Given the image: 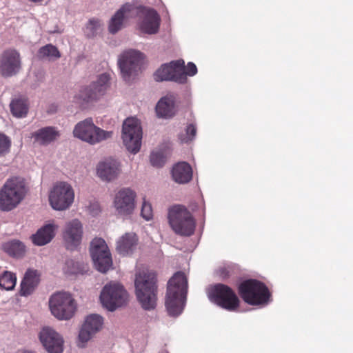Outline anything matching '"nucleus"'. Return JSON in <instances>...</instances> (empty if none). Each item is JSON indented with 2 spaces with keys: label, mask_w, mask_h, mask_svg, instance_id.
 Instances as JSON below:
<instances>
[{
  "label": "nucleus",
  "mask_w": 353,
  "mask_h": 353,
  "mask_svg": "<svg viewBox=\"0 0 353 353\" xmlns=\"http://www.w3.org/2000/svg\"><path fill=\"white\" fill-rule=\"evenodd\" d=\"M100 300L104 307L113 312L127 303L128 294L121 284L112 281L103 288Z\"/></svg>",
  "instance_id": "6"
},
{
  "label": "nucleus",
  "mask_w": 353,
  "mask_h": 353,
  "mask_svg": "<svg viewBox=\"0 0 353 353\" xmlns=\"http://www.w3.org/2000/svg\"><path fill=\"white\" fill-rule=\"evenodd\" d=\"M166 158L164 151H153L150 154V162L153 166L161 168L165 164Z\"/></svg>",
  "instance_id": "38"
},
{
  "label": "nucleus",
  "mask_w": 353,
  "mask_h": 353,
  "mask_svg": "<svg viewBox=\"0 0 353 353\" xmlns=\"http://www.w3.org/2000/svg\"><path fill=\"white\" fill-rule=\"evenodd\" d=\"M197 72V68L196 65L192 62H189L186 66L184 65V74L187 76H194Z\"/></svg>",
  "instance_id": "41"
},
{
  "label": "nucleus",
  "mask_w": 353,
  "mask_h": 353,
  "mask_svg": "<svg viewBox=\"0 0 353 353\" xmlns=\"http://www.w3.org/2000/svg\"><path fill=\"white\" fill-rule=\"evenodd\" d=\"M141 214L147 221L152 219L153 216L152 205L145 200L143 202Z\"/></svg>",
  "instance_id": "39"
},
{
  "label": "nucleus",
  "mask_w": 353,
  "mask_h": 353,
  "mask_svg": "<svg viewBox=\"0 0 353 353\" xmlns=\"http://www.w3.org/2000/svg\"><path fill=\"white\" fill-rule=\"evenodd\" d=\"M157 81H172L179 83H185L187 78L184 74V61L182 59L163 64L154 74Z\"/></svg>",
  "instance_id": "14"
},
{
  "label": "nucleus",
  "mask_w": 353,
  "mask_h": 353,
  "mask_svg": "<svg viewBox=\"0 0 353 353\" xmlns=\"http://www.w3.org/2000/svg\"><path fill=\"white\" fill-rule=\"evenodd\" d=\"M143 7L142 6H137L134 3H126L120 8L119 11L122 14L123 19L125 20L137 17H139Z\"/></svg>",
  "instance_id": "30"
},
{
  "label": "nucleus",
  "mask_w": 353,
  "mask_h": 353,
  "mask_svg": "<svg viewBox=\"0 0 353 353\" xmlns=\"http://www.w3.org/2000/svg\"><path fill=\"white\" fill-rule=\"evenodd\" d=\"M142 128L139 121L133 117L127 118L122 128V139L126 149L131 153H137L141 145Z\"/></svg>",
  "instance_id": "10"
},
{
  "label": "nucleus",
  "mask_w": 353,
  "mask_h": 353,
  "mask_svg": "<svg viewBox=\"0 0 353 353\" xmlns=\"http://www.w3.org/2000/svg\"><path fill=\"white\" fill-rule=\"evenodd\" d=\"M196 134V126L194 123H190L185 128V132L179 135L181 143H189L194 139Z\"/></svg>",
  "instance_id": "36"
},
{
  "label": "nucleus",
  "mask_w": 353,
  "mask_h": 353,
  "mask_svg": "<svg viewBox=\"0 0 353 353\" xmlns=\"http://www.w3.org/2000/svg\"><path fill=\"white\" fill-rule=\"evenodd\" d=\"M90 252L94 265L98 271L105 273L112 268L111 254L103 239H94L90 244Z\"/></svg>",
  "instance_id": "11"
},
{
  "label": "nucleus",
  "mask_w": 353,
  "mask_h": 353,
  "mask_svg": "<svg viewBox=\"0 0 353 353\" xmlns=\"http://www.w3.org/2000/svg\"><path fill=\"white\" fill-rule=\"evenodd\" d=\"M37 57L39 59L51 61L60 58L61 53L56 46L52 44H47L39 48Z\"/></svg>",
  "instance_id": "31"
},
{
  "label": "nucleus",
  "mask_w": 353,
  "mask_h": 353,
  "mask_svg": "<svg viewBox=\"0 0 353 353\" xmlns=\"http://www.w3.org/2000/svg\"><path fill=\"white\" fill-rule=\"evenodd\" d=\"M83 237V226L78 219L66 223L63 232V239L68 250H74L81 244Z\"/></svg>",
  "instance_id": "16"
},
{
  "label": "nucleus",
  "mask_w": 353,
  "mask_h": 353,
  "mask_svg": "<svg viewBox=\"0 0 353 353\" xmlns=\"http://www.w3.org/2000/svg\"><path fill=\"white\" fill-rule=\"evenodd\" d=\"M40 281V274L37 270L29 269L26 271L21 283L20 294L22 296L31 294Z\"/></svg>",
  "instance_id": "25"
},
{
  "label": "nucleus",
  "mask_w": 353,
  "mask_h": 353,
  "mask_svg": "<svg viewBox=\"0 0 353 353\" xmlns=\"http://www.w3.org/2000/svg\"><path fill=\"white\" fill-rule=\"evenodd\" d=\"M101 24L99 20L96 19H90L85 28L86 37L88 38L94 37L101 29Z\"/></svg>",
  "instance_id": "37"
},
{
  "label": "nucleus",
  "mask_w": 353,
  "mask_h": 353,
  "mask_svg": "<svg viewBox=\"0 0 353 353\" xmlns=\"http://www.w3.org/2000/svg\"><path fill=\"white\" fill-rule=\"evenodd\" d=\"M172 176L175 182L181 184L187 183L192 178V167L187 162H179L173 166Z\"/></svg>",
  "instance_id": "27"
},
{
  "label": "nucleus",
  "mask_w": 353,
  "mask_h": 353,
  "mask_svg": "<svg viewBox=\"0 0 353 353\" xmlns=\"http://www.w3.org/2000/svg\"><path fill=\"white\" fill-rule=\"evenodd\" d=\"M74 191L70 185L65 182L56 184L49 195V201L54 210H64L73 203Z\"/></svg>",
  "instance_id": "13"
},
{
  "label": "nucleus",
  "mask_w": 353,
  "mask_h": 353,
  "mask_svg": "<svg viewBox=\"0 0 353 353\" xmlns=\"http://www.w3.org/2000/svg\"><path fill=\"white\" fill-rule=\"evenodd\" d=\"M52 314L59 320L71 319L77 310V304L70 293L59 292L53 294L49 300Z\"/></svg>",
  "instance_id": "7"
},
{
  "label": "nucleus",
  "mask_w": 353,
  "mask_h": 353,
  "mask_svg": "<svg viewBox=\"0 0 353 353\" xmlns=\"http://www.w3.org/2000/svg\"><path fill=\"white\" fill-rule=\"evenodd\" d=\"M210 300L218 306L230 312H236L240 306V300L235 292L228 285H214L209 294Z\"/></svg>",
  "instance_id": "9"
},
{
  "label": "nucleus",
  "mask_w": 353,
  "mask_h": 353,
  "mask_svg": "<svg viewBox=\"0 0 353 353\" xmlns=\"http://www.w3.org/2000/svg\"><path fill=\"white\" fill-rule=\"evenodd\" d=\"M74 136L90 144H95L110 138L112 131H105L96 126L92 118L79 122L73 130Z\"/></svg>",
  "instance_id": "8"
},
{
  "label": "nucleus",
  "mask_w": 353,
  "mask_h": 353,
  "mask_svg": "<svg viewBox=\"0 0 353 353\" xmlns=\"http://www.w3.org/2000/svg\"><path fill=\"white\" fill-rule=\"evenodd\" d=\"M56 229H57V226L55 225H46L32 236L33 243L39 246L48 243L54 238Z\"/></svg>",
  "instance_id": "28"
},
{
  "label": "nucleus",
  "mask_w": 353,
  "mask_h": 353,
  "mask_svg": "<svg viewBox=\"0 0 353 353\" xmlns=\"http://www.w3.org/2000/svg\"><path fill=\"white\" fill-rule=\"evenodd\" d=\"M103 325V319L101 316L96 314L88 316L79 331V346L83 347L85 343L101 330Z\"/></svg>",
  "instance_id": "17"
},
{
  "label": "nucleus",
  "mask_w": 353,
  "mask_h": 353,
  "mask_svg": "<svg viewBox=\"0 0 353 353\" xmlns=\"http://www.w3.org/2000/svg\"><path fill=\"white\" fill-rule=\"evenodd\" d=\"M10 147V141L4 134H0V155L8 152Z\"/></svg>",
  "instance_id": "40"
},
{
  "label": "nucleus",
  "mask_w": 353,
  "mask_h": 353,
  "mask_svg": "<svg viewBox=\"0 0 353 353\" xmlns=\"http://www.w3.org/2000/svg\"><path fill=\"white\" fill-rule=\"evenodd\" d=\"M168 218L171 228L176 234L190 236L194 234L196 222L185 207L180 205L172 206L169 209Z\"/></svg>",
  "instance_id": "3"
},
{
  "label": "nucleus",
  "mask_w": 353,
  "mask_h": 353,
  "mask_svg": "<svg viewBox=\"0 0 353 353\" xmlns=\"http://www.w3.org/2000/svg\"><path fill=\"white\" fill-rule=\"evenodd\" d=\"M63 269L65 273L70 274L83 273L84 270L83 265L73 259L67 260Z\"/></svg>",
  "instance_id": "35"
},
{
  "label": "nucleus",
  "mask_w": 353,
  "mask_h": 353,
  "mask_svg": "<svg viewBox=\"0 0 353 353\" xmlns=\"http://www.w3.org/2000/svg\"><path fill=\"white\" fill-rule=\"evenodd\" d=\"M136 194L129 188L120 190L115 196L114 205L119 214L130 215L135 208Z\"/></svg>",
  "instance_id": "18"
},
{
  "label": "nucleus",
  "mask_w": 353,
  "mask_h": 353,
  "mask_svg": "<svg viewBox=\"0 0 353 353\" xmlns=\"http://www.w3.org/2000/svg\"><path fill=\"white\" fill-rule=\"evenodd\" d=\"M161 17L153 8L143 7L139 17V26L140 30L149 34H155L159 31Z\"/></svg>",
  "instance_id": "20"
},
{
  "label": "nucleus",
  "mask_w": 353,
  "mask_h": 353,
  "mask_svg": "<svg viewBox=\"0 0 353 353\" xmlns=\"http://www.w3.org/2000/svg\"><path fill=\"white\" fill-rule=\"evenodd\" d=\"M41 343L48 353H62L63 350V339L55 330L50 327H44L39 333Z\"/></svg>",
  "instance_id": "19"
},
{
  "label": "nucleus",
  "mask_w": 353,
  "mask_h": 353,
  "mask_svg": "<svg viewBox=\"0 0 353 353\" xmlns=\"http://www.w3.org/2000/svg\"><path fill=\"white\" fill-rule=\"evenodd\" d=\"M121 172L120 163L114 159L100 162L97 167L98 176L103 181H111L116 179Z\"/></svg>",
  "instance_id": "22"
},
{
  "label": "nucleus",
  "mask_w": 353,
  "mask_h": 353,
  "mask_svg": "<svg viewBox=\"0 0 353 353\" xmlns=\"http://www.w3.org/2000/svg\"><path fill=\"white\" fill-rule=\"evenodd\" d=\"M135 294L137 298L145 310L155 308L157 301V277L154 271L145 270L136 274Z\"/></svg>",
  "instance_id": "2"
},
{
  "label": "nucleus",
  "mask_w": 353,
  "mask_h": 353,
  "mask_svg": "<svg viewBox=\"0 0 353 353\" xmlns=\"http://www.w3.org/2000/svg\"><path fill=\"white\" fill-rule=\"evenodd\" d=\"M23 353H34V352H29V351H26V352H24Z\"/></svg>",
  "instance_id": "43"
},
{
  "label": "nucleus",
  "mask_w": 353,
  "mask_h": 353,
  "mask_svg": "<svg viewBox=\"0 0 353 353\" xmlns=\"http://www.w3.org/2000/svg\"><path fill=\"white\" fill-rule=\"evenodd\" d=\"M188 292V279L184 272H176L167 287L165 307L170 316H177L183 310Z\"/></svg>",
  "instance_id": "1"
},
{
  "label": "nucleus",
  "mask_w": 353,
  "mask_h": 353,
  "mask_svg": "<svg viewBox=\"0 0 353 353\" xmlns=\"http://www.w3.org/2000/svg\"><path fill=\"white\" fill-rule=\"evenodd\" d=\"M10 110L16 117H24L28 112V105L24 99H14L10 103Z\"/></svg>",
  "instance_id": "32"
},
{
  "label": "nucleus",
  "mask_w": 353,
  "mask_h": 353,
  "mask_svg": "<svg viewBox=\"0 0 353 353\" xmlns=\"http://www.w3.org/2000/svg\"><path fill=\"white\" fill-rule=\"evenodd\" d=\"M26 194L24 183L17 178L8 180L0 190V209L9 211L14 208Z\"/></svg>",
  "instance_id": "5"
},
{
  "label": "nucleus",
  "mask_w": 353,
  "mask_h": 353,
  "mask_svg": "<svg viewBox=\"0 0 353 353\" xmlns=\"http://www.w3.org/2000/svg\"><path fill=\"white\" fill-rule=\"evenodd\" d=\"M21 67L19 53L14 50H5L0 59V72L3 77L15 74Z\"/></svg>",
  "instance_id": "21"
},
{
  "label": "nucleus",
  "mask_w": 353,
  "mask_h": 353,
  "mask_svg": "<svg viewBox=\"0 0 353 353\" xmlns=\"http://www.w3.org/2000/svg\"><path fill=\"white\" fill-rule=\"evenodd\" d=\"M220 273H221V275L223 276V277H227L228 276V272L227 271V270L225 268H221L220 270Z\"/></svg>",
  "instance_id": "42"
},
{
  "label": "nucleus",
  "mask_w": 353,
  "mask_h": 353,
  "mask_svg": "<svg viewBox=\"0 0 353 353\" xmlns=\"http://www.w3.org/2000/svg\"><path fill=\"white\" fill-rule=\"evenodd\" d=\"M239 294L242 299L251 305L266 303L270 296L268 287L256 279H248L239 286Z\"/></svg>",
  "instance_id": "4"
},
{
  "label": "nucleus",
  "mask_w": 353,
  "mask_h": 353,
  "mask_svg": "<svg viewBox=\"0 0 353 353\" xmlns=\"http://www.w3.org/2000/svg\"><path fill=\"white\" fill-rule=\"evenodd\" d=\"M143 54L136 50H128L121 54L118 64L121 76L125 81H130L131 77L140 69Z\"/></svg>",
  "instance_id": "15"
},
{
  "label": "nucleus",
  "mask_w": 353,
  "mask_h": 353,
  "mask_svg": "<svg viewBox=\"0 0 353 353\" xmlns=\"http://www.w3.org/2000/svg\"><path fill=\"white\" fill-rule=\"evenodd\" d=\"M59 136L60 133L55 127L48 126L33 132L31 137L34 139V143L40 145H48L56 141Z\"/></svg>",
  "instance_id": "23"
},
{
  "label": "nucleus",
  "mask_w": 353,
  "mask_h": 353,
  "mask_svg": "<svg viewBox=\"0 0 353 353\" xmlns=\"http://www.w3.org/2000/svg\"><path fill=\"white\" fill-rule=\"evenodd\" d=\"M16 276L8 271L0 276V289L10 290L14 288L16 284Z\"/></svg>",
  "instance_id": "33"
},
{
  "label": "nucleus",
  "mask_w": 353,
  "mask_h": 353,
  "mask_svg": "<svg viewBox=\"0 0 353 353\" xmlns=\"http://www.w3.org/2000/svg\"><path fill=\"white\" fill-rule=\"evenodd\" d=\"M124 19L119 10L112 16L108 25L109 32L112 34L117 33L123 27Z\"/></svg>",
  "instance_id": "34"
},
{
  "label": "nucleus",
  "mask_w": 353,
  "mask_h": 353,
  "mask_svg": "<svg viewBox=\"0 0 353 353\" xmlns=\"http://www.w3.org/2000/svg\"><path fill=\"white\" fill-rule=\"evenodd\" d=\"M3 249L9 255L17 258L23 256L26 252L24 244L18 240L7 242L3 245Z\"/></svg>",
  "instance_id": "29"
},
{
  "label": "nucleus",
  "mask_w": 353,
  "mask_h": 353,
  "mask_svg": "<svg viewBox=\"0 0 353 353\" xmlns=\"http://www.w3.org/2000/svg\"><path fill=\"white\" fill-rule=\"evenodd\" d=\"M138 243V237L134 232H126L117 242L116 249L123 256L131 254Z\"/></svg>",
  "instance_id": "24"
},
{
  "label": "nucleus",
  "mask_w": 353,
  "mask_h": 353,
  "mask_svg": "<svg viewBox=\"0 0 353 353\" xmlns=\"http://www.w3.org/2000/svg\"><path fill=\"white\" fill-rule=\"evenodd\" d=\"M175 98L172 95H167L162 97L156 105V112L159 117L170 119L174 116Z\"/></svg>",
  "instance_id": "26"
},
{
  "label": "nucleus",
  "mask_w": 353,
  "mask_h": 353,
  "mask_svg": "<svg viewBox=\"0 0 353 353\" xmlns=\"http://www.w3.org/2000/svg\"><path fill=\"white\" fill-rule=\"evenodd\" d=\"M110 77L106 73L100 74L96 81L89 85L82 88L78 99L85 102H93L103 97L110 87Z\"/></svg>",
  "instance_id": "12"
}]
</instances>
